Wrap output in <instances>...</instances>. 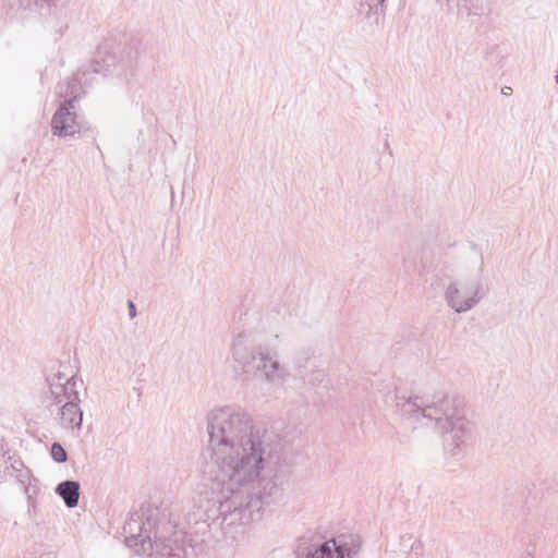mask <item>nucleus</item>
Wrapping results in <instances>:
<instances>
[{"mask_svg":"<svg viewBox=\"0 0 558 558\" xmlns=\"http://www.w3.org/2000/svg\"><path fill=\"white\" fill-rule=\"evenodd\" d=\"M208 451L215 464L217 515L206 512L208 526L230 529L258 521L276 500L278 487L267 477L272 471L277 445L240 407H222L207 415Z\"/></svg>","mask_w":558,"mask_h":558,"instance_id":"1","label":"nucleus"},{"mask_svg":"<svg viewBox=\"0 0 558 558\" xmlns=\"http://www.w3.org/2000/svg\"><path fill=\"white\" fill-rule=\"evenodd\" d=\"M240 323L231 344V355L242 374L272 385L284 383L289 372L280 363L277 352L269 348L272 340L279 339V314L251 308L241 315Z\"/></svg>","mask_w":558,"mask_h":558,"instance_id":"2","label":"nucleus"},{"mask_svg":"<svg viewBox=\"0 0 558 558\" xmlns=\"http://www.w3.org/2000/svg\"><path fill=\"white\" fill-rule=\"evenodd\" d=\"M397 407L412 423L436 429L442 437L444 448L451 457L465 449L472 435L462 401L446 393L398 397Z\"/></svg>","mask_w":558,"mask_h":558,"instance_id":"3","label":"nucleus"},{"mask_svg":"<svg viewBox=\"0 0 558 558\" xmlns=\"http://www.w3.org/2000/svg\"><path fill=\"white\" fill-rule=\"evenodd\" d=\"M159 514L158 508L150 505L142 506L140 511L132 513L123 526L125 544L138 555H150L156 549L167 558H179L172 553L170 539L165 533L169 522L159 519Z\"/></svg>","mask_w":558,"mask_h":558,"instance_id":"4","label":"nucleus"},{"mask_svg":"<svg viewBox=\"0 0 558 558\" xmlns=\"http://www.w3.org/2000/svg\"><path fill=\"white\" fill-rule=\"evenodd\" d=\"M484 260L478 257L477 269L474 275L456 279L448 283L444 298L446 304L457 314L466 313L476 307L486 298L488 289L483 281Z\"/></svg>","mask_w":558,"mask_h":558,"instance_id":"5","label":"nucleus"},{"mask_svg":"<svg viewBox=\"0 0 558 558\" xmlns=\"http://www.w3.org/2000/svg\"><path fill=\"white\" fill-rule=\"evenodd\" d=\"M138 48L135 45H128L116 52L107 51V47H100L97 59L93 63V71L102 73L105 76L116 75L128 78L133 76L138 60Z\"/></svg>","mask_w":558,"mask_h":558,"instance_id":"6","label":"nucleus"},{"mask_svg":"<svg viewBox=\"0 0 558 558\" xmlns=\"http://www.w3.org/2000/svg\"><path fill=\"white\" fill-rule=\"evenodd\" d=\"M87 130V122L76 112L75 97L65 99L52 116L51 131L56 136L71 137Z\"/></svg>","mask_w":558,"mask_h":558,"instance_id":"7","label":"nucleus"},{"mask_svg":"<svg viewBox=\"0 0 558 558\" xmlns=\"http://www.w3.org/2000/svg\"><path fill=\"white\" fill-rule=\"evenodd\" d=\"M361 547L362 543L357 536L339 535L310 550L306 558H356Z\"/></svg>","mask_w":558,"mask_h":558,"instance_id":"8","label":"nucleus"},{"mask_svg":"<svg viewBox=\"0 0 558 558\" xmlns=\"http://www.w3.org/2000/svg\"><path fill=\"white\" fill-rule=\"evenodd\" d=\"M58 383L50 384V391L54 398L56 404L64 403L65 401H72L80 403V397L77 391V384H83V380L77 376H71L66 378L61 374L57 376Z\"/></svg>","mask_w":558,"mask_h":558,"instance_id":"9","label":"nucleus"},{"mask_svg":"<svg viewBox=\"0 0 558 558\" xmlns=\"http://www.w3.org/2000/svg\"><path fill=\"white\" fill-rule=\"evenodd\" d=\"M61 404L60 417L62 426L71 429H80L83 421V412L80 408V403L65 401Z\"/></svg>","mask_w":558,"mask_h":558,"instance_id":"10","label":"nucleus"},{"mask_svg":"<svg viewBox=\"0 0 558 558\" xmlns=\"http://www.w3.org/2000/svg\"><path fill=\"white\" fill-rule=\"evenodd\" d=\"M56 494L59 495L66 507L74 508L80 499V483L76 481H64L57 485Z\"/></svg>","mask_w":558,"mask_h":558,"instance_id":"11","label":"nucleus"},{"mask_svg":"<svg viewBox=\"0 0 558 558\" xmlns=\"http://www.w3.org/2000/svg\"><path fill=\"white\" fill-rule=\"evenodd\" d=\"M456 14L461 17H480L484 14V5L480 0H456Z\"/></svg>","mask_w":558,"mask_h":558,"instance_id":"12","label":"nucleus"},{"mask_svg":"<svg viewBox=\"0 0 558 558\" xmlns=\"http://www.w3.org/2000/svg\"><path fill=\"white\" fill-rule=\"evenodd\" d=\"M82 94H84V92L76 75L68 82L66 92L64 94L60 92V95L64 96L66 99L75 97V104L82 97Z\"/></svg>","mask_w":558,"mask_h":558,"instance_id":"13","label":"nucleus"},{"mask_svg":"<svg viewBox=\"0 0 558 558\" xmlns=\"http://www.w3.org/2000/svg\"><path fill=\"white\" fill-rule=\"evenodd\" d=\"M50 454L51 458L58 463H63L68 459V453L60 442L52 444Z\"/></svg>","mask_w":558,"mask_h":558,"instance_id":"14","label":"nucleus"},{"mask_svg":"<svg viewBox=\"0 0 558 558\" xmlns=\"http://www.w3.org/2000/svg\"><path fill=\"white\" fill-rule=\"evenodd\" d=\"M58 1L59 0H20V5L25 9L29 8L32 4L40 7V9L47 5L48 10H50L52 7L57 8Z\"/></svg>","mask_w":558,"mask_h":558,"instance_id":"15","label":"nucleus"},{"mask_svg":"<svg viewBox=\"0 0 558 558\" xmlns=\"http://www.w3.org/2000/svg\"><path fill=\"white\" fill-rule=\"evenodd\" d=\"M386 0H362V5H367L368 10L365 13L369 17L372 13L384 12V3Z\"/></svg>","mask_w":558,"mask_h":558,"instance_id":"16","label":"nucleus"},{"mask_svg":"<svg viewBox=\"0 0 558 558\" xmlns=\"http://www.w3.org/2000/svg\"><path fill=\"white\" fill-rule=\"evenodd\" d=\"M436 3L448 14L456 13V0H435Z\"/></svg>","mask_w":558,"mask_h":558,"instance_id":"17","label":"nucleus"},{"mask_svg":"<svg viewBox=\"0 0 558 558\" xmlns=\"http://www.w3.org/2000/svg\"><path fill=\"white\" fill-rule=\"evenodd\" d=\"M128 311H129L130 318L133 319L137 314L136 306L133 301L128 302Z\"/></svg>","mask_w":558,"mask_h":558,"instance_id":"18","label":"nucleus"},{"mask_svg":"<svg viewBox=\"0 0 558 558\" xmlns=\"http://www.w3.org/2000/svg\"><path fill=\"white\" fill-rule=\"evenodd\" d=\"M41 558H56V554L54 553H47V554L43 555Z\"/></svg>","mask_w":558,"mask_h":558,"instance_id":"19","label":"nucleus"},{"mask_svg":"<svg viewBox=\"0 0 558 558\" xmlns=\"http://www.w3.org/2000/svg\"><path fill=\"white\" fill-rule=\"evenodd\" d=\"M556 82H558V75L555 76Z\"/></svg>","mask_w":558,"mask_h":558,"instance_id":"20","label":"nucleus"}]
</instances>
